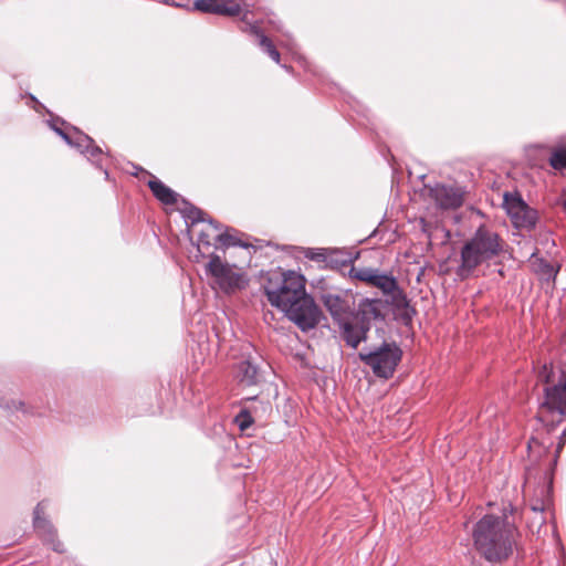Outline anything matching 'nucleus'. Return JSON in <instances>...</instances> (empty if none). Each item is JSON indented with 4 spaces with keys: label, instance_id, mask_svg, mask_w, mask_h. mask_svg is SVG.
Masks as SVG:
<instances>
[{
    "label": "nucleus",
    "instance_id": "obj_1",
    "mask_svg": "<svg viewBox=\"0 0 566 566\" xmlns=\"http://www.w3.org/2000/svg\"><path fill=\"white\" fill-rule=\"evenodd\" d=\"M270 304L294 322L303 332L315 328L321 321V311L305 292V279L294 271L275 272L264 285Z\"/></svg>",
    "mask_w": 566,
    "mask_h": 566
},
{
    "label": "nucleus",
    "instance_id": "obj_2",
    "mask_svg": "<svg viewBox=\"0 0 566 566\" xmlns=\"http://www.w3.org/2000/svg\"><path fill=\"white\" fill-rule=\"evenodd\" d=\"M472 537L482 557L491 563H501L517 548L520 532L506 513L502 516L486 514L475 523Z\"/></svg>",
    "mask_w": 566,
    "mask_h": 566
},
{
    "label": "nucleus",
    "instance_id": "obj_3",
    "mask_svg": "<svg viewBox=\"0 0 566 566\" xmlns=\"http://www.w3.org/2000/svg\"><path fill=\"white\" fill-rule=\"evenodd\" d=\"M505 252V241L491 227L481 224L463 243L457 274L469 277L481 264L499 258Z\"/></svg>",
    "mask_w": 566,
    "mask_h": 566
},
{
    "label": "nucleus",
    "instance_id": "obj_4",
    "mask_svg": "<svg viewBox=\"0 0 566 566\" xmlns=\"http://www.w3.org/2000/svg\"><path fill=\"white\" fill-rule=\"evenodd\" d=\"M537 377L538 381L545 384L542 406L566 415V371L544 365Z\"/></svg>",
    "mask_w": 566,
    "mask_h": 566
},
{
    "label": "nucleus",
    "instance_id": "obj_5",
    "mask_svg": "<svg viewBox=\"0 0 566 566\" xmlns=\"http://www.w3.org/2000/svg\"><path fill=\"white\" fill-rule=\"evenodd\" d=\"M358 357L378 378L388 379L400 363L402 350L395 342H384L374 350L360 352Z\"/></svg>",
    "mask_w": 566,
    "mask_h": 566
},
{
    "label": "nucleus",
    "instance_id": "obj_6",
    "mask_svg": "<svg viewBox=\"0 0 566 566\" xmlns=\"http://www.w3.org/2000/svg\"><path fill=\"white\" fill-rule=\"evenodd\" d=\"M207 273L210 274L219 289L224 293H232L242 290L248 285V280L234 266L223 263L219 255L212 254L207 265Z\"/></svg>",
    "mask_w": 566,
    "mask_h": 566
},
{
    "label": "nucleus",
    "instance_id": "obj_7",
    "mask_svg": "<svg viewBox=\"0 0 566 566\" xmlns=\"http://www.w3.org/2000/svg\"><path fill=\"white\" fill-rule=\"evenodd\" d=\"M50 126L67 145L76 148L81 154L85 155L93 165L102 169L103 150L95 145L93 138L77 129H74V134L70 135L53 123H51Z\"/></svg>",
    "mask_w": 566,
    "mask_h": 566
},
{
    "label": "nucleus",
    "instance_id": "obj_8",
    "mask_svg": "<svg viewBox=\"0 0 566 566\" xmlns=\"http://www.w3.org/2000/svg\"><path fill=\"white\" fill-rule=\"evenodd\" d=\"M46 501H41L33 512V527L44 544L49 545L54 552L63 553V544L57 539L56 530L52 523L45 518Z\"/></svg>",
    "mask_w": 566,
    "mask_h": 566
},
{
    "label": "nucleus",
    "instance_id": "obj_9",
    "mask_svg": "<svg viewBox=\"0 0 566 566\" xmlns=\"http://www.w3.org/2000/svg\"><path fill=\"white\" fill-rule=\"evenodd\" d=\"M386 304L380 298H363L357 304L350 316L356 319L368 332L373 323L385 319Z\"/></svg>",
    "mask_w": 566,
    "mask_h": 566
},
{
    "label": "nucleus",
    "instance_id": "obj_10",
    "mask_svg": "<svg viewBox=\"0 0 566 566\" xmlns=\"http://www.w3.org/2000/svg\"><path fill=\"white\" fill-rule=\"evenodd\" d=\"M430 197L441 209H457L463 202V191L453 186L436 185L430 188Z\"/></svg>",
    "mask_w": 566,
    "mask_h": 566
},
{
    "label": "nucleus",
    "instance_id": "obj_11",
    "mask_svg": "<svg viewBox=\"0 0 566 566\" xmlns=\"http://www.w3.org/2000/svg\"><path fill=\"white\" fill-rule=\"evenodd\" d=\"M192 9L203 13L234 17L241 12L237 0H195Z\"/></svg>",
    "mask_w": 566,
    "mask_h": 566
},
{
    "label": "nucleus",
    "instance_id": "obj_12",
    "mask_svg": "<svg viewBox=\"0 0 566 566\" xmlns=\"http://www.w3.org/2000/svg\"><path fill=\"white\" fill-rule=\"evenodd\" d=\"M342 339L347 346L356 349L361 342L367 339L368 331L350 315L337 323Z\"/></svg>",
    "mask_w": 566,
    "mask_h": 566
},
{
    "label": "nucleus",
    "instance_id": "obj_13",
    "mask_svg": "<svg viewBox=\"0 0 566 566\" xmlns=\"http://www.w3.org/2000/svg\"><path fill=\"white\" fill-rule=\"evenodd\" d=\"M240 30L242 32L249 33L250 35H253L256 40L258 45L269 54V56L275 61L276 63H280V52L276 50V48L273 45L272 41L263 34L261 31L259 24L249 22L247 20V15L242 20L240 24Z\"/></svg>",
    "mask_w": 566,
    "mask_h": 566
},
{
    "label": "nucleus",
    "instance_id": "obj_14",
    "mask_svg": "<svg viewBox=\"0 0 566 566\" xmlns=\"http://www.w3.org/2000/svg\"><path fill=\"white\" fill-rule=\"evenodd\" d=\"M385 295L388 296V300L385 302V304H390L397 312L400 313L403 319L411 321L412 315L415 314V310L410 307L407 295L398 286L397 282L395 289L391 292H386Z\"/></svg>",
    "mask_w": 566,
    "mask_h": 566
},
{
    "label": "nucleus",
    "instance_id": "obj_15",
    "mask_svg": "<svg viewBox=\"0 0 566 566\" xmlns=\"http://www.w3.org/2000/svg\"><path fill=\"white\" fill-rule=\"evenodd\" d=\"M237 380L247 387L256 385L261 379L258 366L250 359L241 360L235 366Z\"/></svg>",
    "mask_w": 566,
    "mask_h": 566
},
{
    "label": "nucleus",
    "instance_id": "obj_16",
    "mask_svg": "<svg viewBox=\"0 0 566 566\" xmlns=\"http://www.w3.org/2000/svg\"><path fill=\"white\" fill-rule=\"evenodd\" d=\"M148 187L153 195L165 205H175L178 201V193L167 187L158 179L149 180Z\"/></svg>",
    "mask_w": 566,
    "mask_h": 566
},
{
    "label": "nucleus",
    "instance_id": "obj_17",
    "mask_svg": "<svg viewBox=\"0 0 566 566\" xmlns=\"http://www.w3.org/2000/svg\"><path fill=\"white\" fill-rule=\"evenodd\" d=\"M513 224L517 229L532 230L536 226L537 212L528 205L524 206L516 216L511 218Z\"/></svg>",
    "mask_w": 566,
    "mask_h": 566
},
{
    "label": "nucleus",
    "instance_id": "obj_18",
    "mask_svg": "<svg viewBox=\"0 0 566 566\" xmlns=\"http://www.w3.org/2000/svg\"><path fill=\"white\" fill-rule=\"evenodd\" d=\"M323 302L337 323L346 317L344 314L347 310V304L339 295L325 294L323 295Z\"/></svg>",
    "mask_w": 566,
    "mask_h": 566
},
{
    "label": "nucleus",
    "instance_id": "obj_19",
    "mask_svg": "<svg viewBox=\"0 0 566 566\" xmlns=\"http://www.w3.org/2000/svg\"><path fill=\"white\" fill-rule=\"evenodd\" d=\"M396 282L391 274L380 273L378 270H375L368 284L379 289L385 294L395 289Z\"/></svg>",
    "mask_w": 566,
    "mask_h": 566
},
{
    "label": "nucleus",
    "instance_id": "obj_20",
    "mask_svg": "<svg viewBox=\"0 0 566 566\" xmlns=\"http://www.w3.org/2000/svg\"><path fill=\"white\" fill-rule=\"evenodd\" d=\"M527 203L522 199L521 196L509 193L506 192L504 195V202L503 206L510 216V218L516 216L518 212H521L522 209H524V206Z\"/></svg>",
    "mask_w": 566,
    "mask_h": 566
},
{
    "label": "nucleus",
    "instance_id": "obj_21",
    "mask_svg": "<svg viewBox=\"0 0 566 566\" xmlns=\"http://www.w3.org/2000/svg\"><path fill=\"white\" fill-rule=\"evenodd\" d=\"M213 240L219 242L221 245L229 247H242L245 249L253 248L252 244L243 242L241 239L231 234L228 230L226 232L214 233Z\"/></svg>",
    "mask_w": 566,
    "mask_h": 566
},
{
    "label": "nucleus",
    "instance_id": "obj_22",
    "mask_svg": "<svg viewBox=\"0 0 566 566\" xmlns=\"http://www.w3.org/2000/svg\"><path fill=\"white\" fill-rule=\"evenodd\" d=\"M548 163L551 167L557 171L566 170V146L554 147Z\"/></svg>",
    "mask_w": 566,
    "mask_h": 566
},
{
    "label": "nucleus",
    "instance_id": "obj_23",
    "mask_svg": "<svg viewBox=\"0 0 566 566\" xmlns=\"http://www.w3.org/2000/svg\"><path fill=\"white\" fill-rule=\"evenodd\" d=\"M210 230H213L216 233H219V231H220V226L218 223H214L212 219H208L207 229L201 230L198 233L197 244H198L199 250L201 248H210L212 245L211 239H213L214 234L211 235Z\"/></svg>",
    "mask_w": 566,
    "mask_h": 566
},
{
    "label": "nucleus",
    "instance_id": "obj_24",
    "mask_svg": "<svg viewBox=\"0 0 566 566\" xmlns=\"http://www.w3.org/2000/svg\"><path fill=\"white\" fill-rule=\"evenodd\" d=\"M234 422L241 431H244L253 423V419L250 412L243 409L235 416Z\"/></svg>",
    "mask_w": 566,
    "mask_h": 566
},
{
    "label": "nucleus",
    "instance_id": "obj_25",
    "mask_svg": "<svg viewBox=\"0 0 566 566\" xmlns=\"http://www.w3.org/2000/svg\"><path fill=\"white\" fill-rule=\"evenodd\" d=\"M375 270L376 269H371V268H360V269L353 268L350 270V274L354 279H357L361 282L368 283Z\"/></svg>",
    "mask_w": 566,
    "mask_h": 566
},
{
    "label": "nucleus",
    "instance_id": "obj_26",
    "mask_svg": "<svg viewBox=\"0 0 566 566\" xmlns=\"http://www.w3.org/2000/svg\"><path fill=\"white\" fill-rule=\"evenodd\" d=\"M205 216L206 213L196 207H191L187 213V218L191 221L192 224L208 221Z\"/></svg>",
    "mask_w": 566,
    "mask_h": 566
},
{
    "label": "nucleus",
    "instance_id": "obj_27",
    "mask_svg": "<svg viewBox=\"0 0 566 566\" xmlns=\"http://www.w3.org/2000/svg\"><path fill=\"white\" fill-rule=\"evenodd\" d=\"M538 271H541L544 275H547V276H551L554 274L553 266L543 259H541L538 261Z\"/></svg>",
    "mask_w": 566,
    "mask_h": 566
},
{
    "label": "nucleus",
    "instance_id": "obj_28",
    "mask_svg": "<svg viewBox=\"0 0 566 566\" xmlns=\"http://www.w3.org/2000/svg\"><path fill=\"white\" fill-rule=\"evenodd\" d=\"M166 3H170L171 6L179 8H188L190 6V0H164Z\"/></svg>",
    "mask_w": 566,
    "mask_h": 566
},
{
    "label": "nucleus",
    "instance_id": "obj_29",
    "mask_svg": "<svg viewBox=\"0 0 566 566\" xmlns=\"http://www.w3.org/2000/svg\"><path fill=\"white\" fill-rule=\"evenodd\" d=\"M13 405H14V406H13V407H14V409H17V410H23V406H24V403H23L22 401L13 402Z\"/></svg>",
    "mask_w": 566,
    "mask_h": 566
},
{
    "label": "nucleus",
    "instance_id": "obj_30",
    "mask_svg": "<svg viewBox=\"0 0 566 566\" xmlns=\"http://www.w3.org/2000/svg\"><path fill=\"white\" fill-rule=\"evenodd\" d=\"M532 510H533L534 512H543V511H544V507H543V506H539V505H534V506H532Z\"/></svg>",
    "mask_w": 566,
    "mask_h": 566
},
{
    "label": "nucleus",
    "instance_id": "obj_31",
    "mask_svg": "<svg viewBox=\"0 0 566 566\" xmlns=\"http://www.w3.org/2000/svg\"><path fill=\"white\" fill-rule=\"evenodd\" d=\"M562 439H566V428L564 429V431L562 432Z\"/></svg>",
    "mask_w": 566,
    "mask_h": 566
},
{
    "label": "nucleus",
    "instance_id": "obj_32",
    "mask_svg": "<svg viewBox=\"0 0 566 566\" xmlns=\"http://www.w3.org/2000/svg\"><path fill=\"white\" fill-rule=\"evenodd\" d=\"M105 177L108 178V171L104 169Z\"/></svg>",
    "mask_w": 566,
    "mask_h": 566
},
{
    "label": "nucleus",
    "instance_id": "obj_33",
    "mask_svg": "<svg viewBox=\"0 0 566 566\" xmlns=\"http://www.w3.org/2000/svg\"><path fill=\"white\" fill-rule=\"evenodd\" d=\"M509 507H510V511L513 512V506L512 504H509Z\"/></svg>",
    "mask_w": 566,
    "mask_h": 566
}]
</instances>
